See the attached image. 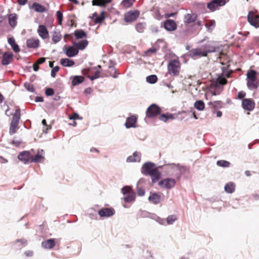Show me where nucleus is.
<instances>
[{
  "mask_svg": "<svg viewBox=\"0 0 259 259\" xmlns=\"http://www.w3.org/2000/svg\"><path fill=\"white\" fill-rule=\"evenodd\" d=\"M140 13L138 11H132L127 13L124 16V20L126 22H132L135 21L139 17Z\"/></svg>",
  "mask_w": 259,
  "mask_h": 259,
  "instance_id": "9",
  "label": "nucleus"
},
{
  "mask_svg": "<svg viewBox=\"0 0 259 259\" xmlns=\"http://www.w3.org/2000/svg\"><path fill=\"white\" fill-rule=\"evenodd\" d=\"M141 153L135 152L132 155L128 156L126 159L127 162H140L141 160Z\"/></svg>",
  "mask_w": 259,
  "mask_h": 259,
  "instance_id": "23",
  "label": "nucleus"
},
{
  "mask_svg": "<svg viewBox=\"0 0 259 259\" xmlns=\"http://www.w3.org/2000/svg\"><path fill=\"white\" fill-rule=\"evenodd\" d=\"M63 52L65 53L66 56L68 57H73L78 53V50L75 49L73 47L70 46L67 48H64Z\"/></svg>",
  "mask_w": 259,
  "mask_h": 259,
  "instance_id": "19",
  "label": "nucleus"
},
{
  "mask_svg": "<svg viewBox=\"0 0 259 259\" xmlns=\"http://www.w3.org/2000/svg\"><path fill=\"white\" fill-rule=\"evenodd\" d=\"M145 27L146 24L145 23H139L136 25V29L138 32L142 33L144 31Z\"/></svg>",
  "mask_w": 259,
  "mask_h": 259,
  "instance_id": "46",
  "label": "nucleus"
},
{
  "mask_svg": "<svg viewBox=\"0 0 259 259\" xmlns=\"http://www.w3.org/2000/svg\"><path fill=\"white\" fill-rule=\"evenodd\" d=\"M148 200L153 204H157L162 201L161 196L156 193H151Z\"/></svg>",
  "mask_w": 259,
  "mask_h": 259,
  "instance_id": "18",
  "label": "nucleus"
},
{
  "mask_svg": "<svg viewBox=\"0 0 259 259\" xmlns=\"http://www.w3.org/2000/svg\"><path fill=\"white\" fill-rule=\"evenodd\" d=\"M45 93L47 96H51L54 95V91L52 88H48L46 90Z\"/></svg>",
  "mask_w": 259,
  "mask_h": 259,
  "instance_id": "60",
  "label": "nucleus"
},
{
  "mask_svg": "<svg viewBox=\"0 0 259 259\" xmlns=\"http://www.w3.org/2000/svg\"><path fill=\"white\" fill-rule=\"evenodd\" d=\"M174 115L172 114H162L159 117V119L166 122L168 119H174Z\"/></svg>",
  "mask_w": 259,
  "mask_h": 259,
  "instance_id": "37",
  "label": "nucleus"
},
{
  "mask_svg": "<svg viewBox=\"0 0 259 259\" xmlns=\"http://www.w3.org/2000/svg\"><path fill=\"white\" fill-rule=\"evenodd\" d=\"M105 19V16L104 14V12H102L101 13V16H98V15L94 19V22L95 23H101L102 22L103 20Z\"/></svg>",
  "mask_w": 259,
  "mask_h": 259,
  "instance_id": "50",
  "label": "nucleus"
},
{
  "mask_svg": "<svg viewBox=\"0 0 259 259\" xmlns=\"http://www.w3.org/2000/svg\"><path fill=\"white\" fill-rule=\"evenodd\" d=\"M163 27L168 31H173L177 29V25L174 20L166 19L164 22Z\"/></svg>",
  "mask_w": 259,
  "mask_h": 259,
  "instance_id": "14",
  "label": "nucleus"
},
{
  "mask_svg": "<svg viewBox=\"0 0 259 259\" xmlns=\"http://www.w3.org/2000/svg\"><path fill=\"white\" fill-rule=\"evenodd\" d=\"M112 0H93L92 5L93 6H98L104 7L108 3L111 2Z\"/></svg>",
  "mask_w": 259,
  "mask_h": 259,
  "instance_id": "32",
  "label": "nucleus"
},
{
  "mask_svg": "<svg viewBox=\"0 0 259 259\" xmlns=\"http://www.w3.org/2000/svg\"><path fill=\"white\" fill-rule=\"evenodd\" d=\"M55 245V241L53 239H50L46 241H42L41 245L43 248L46 249H52Z\"/></svg>",
  "mask_w": 259,
  "mask_h": 259,
  "instance_id": "26",
  "label": "nucleus"
},
{
  "mask_svg": "<svg viewBox=\"0 0 259 259\" xmlns=\"http://www.w3.org/2000/svg\"><path fill=\"white\" fill-rule=\"evenodd\" d=\"M157 49L155 48H151L144 52V56L146 57H151L152 54H155Z\"/></svg>",
  "mask_w": 259,
  "mask_h": 259,
  "instance_id": "43",
  "label": "nucleus"
},
{
  "mask_svg": "<svg viewBox=\"0 0 259 259\" xmlns=\"http://www.w3.org/2000/svg\"><path fill=\"white\" fill-rule=\"evenodd\" d=\"M19 128L18 124L11 123L9 133L11 135H13L16 132V131Z\"/></svg>",
  "mask_w": 259,
  "mask_h": 259,
  "instance_id": "49",
  "label": "nucleus"
},
{
  "mask_svg": "<svg viewBox=\"0 0 259 259\" xmlns=\"http://www.w3.org/2000/svg\"><path fill=\"white\" fill-rule=\"evenodd\" d=\"M84 80L83 77L81 76H75L72 80V84L74 86L81 83Z\"/></svg>",
  "mask_w": 259,
  "mask_h": 259,
  "instance_id": "39",
  "label": "nucleus"
},
{
  "mask_svg": "<svg viewBox=\"0 0 259 259\" xmlns=\"http://www.w3.org/2000/svg\"><path fill=\"white\" fill-rule=\"evenodd\" d=\"M61 34L59 31H54L52 35V40L55 44L57 43L61 39Z\"/></svg>",
  "mask_w": 259,
  "mask_h": 259,
  "instance_id": "41",
  "label": "nucleus"
},
{
  "mask_svg": "<svg viewBox=\"0 0 259 259\" xmlns=\"http://www.w3.org/2000/svg\"><path fill=\"white\" fill-rule=\"evenodd\" d=\"M73 46L75 47L78 50H84L88 45V41L86 39L82 40L78 42H74L73 43Z\"/></svg>",
  "mask_w": 259,
  "mask_h": 259,
  "instance_id": "25",
  "label": "nucleus"
},
{
  "mask_svg": "<svg viewBox=\"0 0 259 259\" xmlns=\"http://www.w3.org/2000/svg\"><path fill=\"white\" fill-rule=\"evenodd\" d=\"M254 102L250 99H244L242 101V106L244 109L251 111L254 108Z\"/></svg>",
  "mask_w": 259,
  "mask_h": 259,
  "instance_id": "15",
  "label": "nucleus"
},
{
  "mask_svg": "<svg viewBox=\"0 0 259 259\" xmlns=\"http://www.w3.org/2000/svg\"><path fill=\"white\" fill-rule=\"evenodd\" d=\"M57 17L59 21V24L61 25L62 24V21L63 20V14L62 12H61L59 11H58L56 12Z\"/></svg>",
  "mask_w": 259,
  "mask_h": 259,
  "instance_id": "55",
  "label": "nucleus"
},
{
  "mask_svg": "<svg viewBox=\"0 0 259 259\" xmlns=\"http://www.w3.org/2000/svg\"><path fill=\"white\" fill-rule=\"evenodd\" d=\"M157 80V77L155 75H150L146 77V81L151 84L155 83Z\"/></svg>",
  "mask_w": 259,
  "mask_h": 259,
  "instance_id": "47",
  "label": "nucleus"
},
{
  "mask_svg": "<svg viewBox=\"0 0 259 259\" xmlns=\"http://www.w3.org/2000/svg\"><path fill=\"white\" fill-rule=\"evenodd\" d=\"M137 193L139 196H143L145 195V192L144 189L141 188H137Z\"/></svg>",
  "mask_w": 259,
  "mask_h": 259,
  "instance_id": "61",
  "label": "nucleus"
},
{
  "mask_svg": "<svg viewBox=\"0 0 259 259\" xmlns=\"http://www.w3.org/2000/svg\"><path fill=\"white\" fill-rule=\"evenodd\" d=\"M208 105L211 108L218 109L222 107V103L221 101H215L213 102H209Z\"/></svg>",
  "mask_w": 259,
  "mask_h": 259,
  "instance_id": "40",
  "label": "nucleus"
},
{
  "mask_svg": "<svg viewBox=\"0 0 259 259\" xmlns=\"http://www.w3.org/2000/svg\"><path fill=\"white\" fill-rule=\"evenodd\" d=\"M37 33L43 39L49 37V32L47 27L43 25H40L37 29Z\"/></svg>",
  "mask_w": 259,
  "mask_h": 259,
  "instance_id": "17",
  "label": "nucleus"
},
{
  "mask_svg": "<svg viewBox=\"0 0 259 259\" xmlns=\"http://www.w3.org/2000/svg\"><path fill=\"white\" fill-rule=\"evenodd\" d=\"M60 63L64 67H71L74 64V62L68 58H63L60 60Z\"/></svg>",
  "mask_w": 259,
  "mask_h": 259,
  "instance_id": "31",
  "label": "nucleus"
},
{
  "mask_svg": "<svg viewBox=\"0 0 259 259\" xmlns=\"http://www.w3.org/2000/svg\"><path fill=\"white\" fill-rule=\"evenodd\" d=\"M9 24L15 27L17 25V15L15 14H10L8 17Z\"/></svg>",
  "mask_w": 259,
  "mask_h": 259,
  "instance_id": "33",
  "label": "nucleus"
},
{
  "mask_svg": "<svg viewBox=\"0 0 259 259\" xmlns=\"http://www.w3.org/2000/svg\"><path fill=\"white\" fill-rule=\"evenodd\" d=\"M205 26L208 31H211L215 26V21L214 20H211L207 22L205 24Z\"/></svg>",
  "mask_w": 259,
  "mask_h": 259,
  "instance_id": "45",
  "label": "nucleus"
},
{
  "mask_svg": "<svg viewBox=\"0 0 259 259\" xmlns=\"http://www.w3.org/2000/svg\"><path fill=\"white\" fill-rule=\"evenodd\" d=\"M26 243V241L24 239H18L15 242V244L18 247H20L21 245L25 244Z\"/></svg>",
  "mask_w": 259,
  "mask_h": 259,
  "instance_id": "59",
  "label": "nucleus"
},
{
  "mask_svg": "<svg viewBox=\"0 0 259 259\" xmlns=\"http://www.w3.org/2000/svg\"><path fill=\"white\" fill-rule=\"evenodd\" d=\"M217 165L221 166V167H228L230 166V163L228 161H226V160H218L217 162Z\"/></svg>",
  "mask_w": 259,
  "mask_h": 259,
  "instance_id": "44",
  "label": "nucleus"
},
{
  "mask_svg": "<svg viewBox=\"0 0 259 259\" xmlns=\"http://www.w3.org/2000/svg\"><path fill=\"white\" fill-rule=\"evenodd\" d=\"M258 18L259 16L255 15L252 12H249L247 16L248 22L256 28L258 27Z\"/></svg>",
  "mask_w": 259,
  "mask_h": 259,
  "instance_id": "11",
  "label": "nucleus"
},
{
  "mask_svg": "<svg viewBox=\"0 0 259 259\" xmlns=\"http://www.w3.org/2000/svg\"><path fill=\"white\" fill-rule=\"evenodd\" d=\"M227 83L226 78L222 77H219L217 78L216 81V85L220 86L221 85L225 84Z\"/></svg>",
  "mask_w": 259,
  "mask_h": 259,
  "instance_id": "51",
  "label": "nucleus"
},
{
  "mask_svg": "<svg viewBox=\"0 0 259 259\" xmlns=\"http://www.w3.org/2000/svg\"><path fill=\"white\" fill-rule=\"evenodd\" d=\"M159 168H162L161 166L155 168V169H153L149 175V176H150L151 177L152 182L154 183L157 182L160 178L161 174L158 170Z\"/></svg>",
  "mask_w": 259,
  "mask_h": 259,
  "instance_id": "21",
  "label": "nucleus"
},
{
  "mask_svg": "<svg viewBox=\"0 0 259 259\" xmlns=\"http://www.w3.org/2000/svg\"><path fill=\"white\" fill-rule=\"evenodd\" d=\"M13 55L11 53L6 52L4 53L2 60V64L4 65L9 64L13 59Z\"/></svg>",
  "mask_w": 259,
  "mask_h": 259,
  "instance_id": "22",
  "label": "nucleus"
},
{
  "mask_svg": "<svg viewBox=\"0 0 259 259\" xmlns=\"http://www.w3.org/2000/svg\"><path fill=\"white\" fill-rule=\"evenodd\" d=\"M42 124L45 126H47V129L46 131H44V132L45 133V134H47V131L48 130H50L51 128V126L50 125H48L47 124V122H46V120L45 119H43L42 120Z\"/></svg>",
  "mask_w": 259,
  "mask_h": 259,
  "instance_id": "62",
  "label": "nucleus"
},
{
  "mask_svg": "<svg viewBox=\"0 0 259 259\" xmlns=\"http://www.w3.org/2000/svg\"><path fill=\"white\" fill-rule=\"evenodd\" d=\"M235 184L233 182H229L225 186V191L228 193H232L235 191Z\"/></svg>",
  "mask_w": 259,
  "mask_h": 259,
  "instance_id": "30",
  "label": "nucleus"
},
{
  "mask_svg": "<svg viewBox=\"0 0 259 259\" xmlns=\"http://www.w3.org/2000/svg\"><path fill=\"white\" fill-rule=\"evenodd\" d=\"M20 110L19 109L16 110L13 115V118L11 123L18 124L20 119Z\"/></svg>",
  "mask_w": 259,
  "mask_h": 259,
  "instance_id": "28",
  "label": "nucleus"
},
{
  "mask_svg": "<svg viewBox=\"0 0 259 259\" xmlns=\"http://www.w3.org/2000/svg\"><path fill=\"white\" fill-rule=\"evenodd\" d=\"M100 71H97L93 76H89L88 77L91 80H94V79H97L100 77Z\"/></svg>",
  "mask_w": 259,
  "mask_h": 259,
  "instance_id": "58",
  "label": "nucleus"
},
{
  "mask_svg": "<svg viewBox=\"0 0 259 259\" xmlns=\"http://www.w3.org/2000/svg\"><path fill=\"white\" fill-rule=\"evenodd\" d=\"M168 70L170 74L178 75L180 69V63L177 60H172L168 64Z\"/></svg>",
  "mask_w": 259,
  "mask_h": 259,
  "instance_id": "5",
  "label": "nucleus"
},
{
  "mask_svg": "<svg viewBox=\"0 0 259 259\" xmlns=\"http://www.w3.org/2000/svg\"><path fill=\"white\" fill-rule=\"evenodd\" d=\"M32 8L37 12H45L46 11V8L42 5L37 4L34 3L32 6Z\"/></svg>",
  "mask_w": 259,
  "mask_h": 259,
  "instance_id": "36",
  "label": "nucleus"
},
{
  "mask_svg": "<svg viewBox=\"0 0 259 259\" xmlns=\"http://www.w3.org/2000/svg\"><path fill=\"white\" fill-rule=\"evenodd\" d=\"M74 34L77 39L85 38L87 36L86 33L81 29L76 30L74 32Z\"/></svg>",
  "mask_w": 259,
  "mask_h": 259,
  "instance_id": "34",
  "label": "nucleus"
},
{
  "mask_svg": "<svg viewBox=\"0 0 259 259\" xmlns=\"http://www.w3.org/2000/svg\"><path fill=\"white\" fill-rule=\"evenodd\" d=\"M155 168H156V165L154 163L147 162L143 165L141 168V172L145 175H149Z\"/></svg>",
  "mask_w": 259,
  "mask_h": 259,
  "instance_id": "8",
  "label": "nucleus"
},
{
  "mask_svg": "<svg viewBox=\"0 0 259 259\" xmlns=\"http://www.w3.org/2000/svg\"><path fill=\"white\" fill-rule=\"evenodd\" d=\"M177 220V217L176 215H170L168 216L166 219L167 225H172Z\"/></svg>",
  "mask_w": 259,
  "mask_h": 259,
  "instance_id": "48",
  "label": "nucleus"
},
{
  "mask_svg": "<svg viewBox=\"0 0 259 259\" xmlns=\"http://www.w3.org/2000/svg\"><path fill=\"white\" fill-rule=\"evenodd\" d=\"M219 7L224 6L226 4V0H214Z\"/></svg>",
  "mask_w": 259,
  "mask_h": 259,
  "instance_id": "57",
  "label": "nucleus"
},
{
  "mask_svg": "<svg viewBox=\"0 0 259 259\" xmlns=\"http://www.w3.org/2000/svg\"><path fill=\"white\" fill-rule=\"evenodd\" d=\"M247 85L248 88L250 90L256 89L259 84L256 81V72L253 70H250L247 73Z\"/></svg>",
  "mask_w": 259,
  "mask_h": 259,
  "instance_id": "1",
  "label": "nucleus"
},
{
  "mask_svg": "<svg viewBox=\"0 0 259 259\" xmlns=\"http://www.w3.org/2000/svg\"><path fill=\"white\" fill-rule=\"evenodd\" d=\"M124 195V200L126 202H131L135 201L136 195L129 186H125L121 189Z\"/></svg>",
  "mask_w": 259,
  "mask_h": 259,
  "instance_id": "3",
  "label": "nucleus"
},
{
  "mask_svg": "<svg viewBox=\"0 0 259 259\" xmlns=\"http://www.w3.org/2000/svg\"><path fill=\"white\" fill-rule=\"evenodd\" d=\"M8 41L9 44L11 46V47H12V48L15 52L18 53L20 51V48L18 45L16 43L14 38H9Z\"/></svg>",
  "mask_w": 259,
  "mask_h": 259,
  "instance_id": "27",
  "label": "nucleus"
},
{
  "mask_svg": "<svg viewBox=\"0 0 259 259\" xmlns=\"http://www.w3.org/2000/svg\"><path fill=\"white\" fill-rule=\"evenodd\" d=\"M24 254L27 257H31L33 255V252L31 250H26L24 252Z\"/></svg>",
  "mask_w": 259,
  "mask_h": 259,
  "instance_id": "64",
  "label": "nucleus"
},
{
  "mask_svg": "<svg viewBox=\"0 0 259 259\" xmlns=\"http://www.w3.org/2000/svg\"><path fill=\"white\" fill-rule=\"evenodd\" d=\"M178 164L176 163H168L161 166V167L167 175L177 177L178 174Z\"/></svg>",
  "mask_w": 259,
  "mask_h": 259,
  "instance_id": "6",
  "label": "nucleus"
},
{
  "mask_svg": "<svg viewBox=\"0 0 259 259\" xmlns=\"http://www.w3.org/2000/svg\"><path fill=\"white\" fill-rule=\"evenodd\" d=\"M189 56L194 58L206 56V53L202 47L195 49H192L189 52Z\"/></svg>",
  "mask_w": 259,
  "mask_h": 259,
  "instance_id": "10",
  "label": "nucleus"
},
{
  "mask_svg": "<svg viewBox=\"0 0 259 259\" xmlns=\"http://www.w3.org/2000/svg\"><path fill=\"white\" fill-rule=\"evenodd\" d=\"M194 107L198 110L202 111L205 107L204 103L202 100L196 101L194 104Z\"/></svg>",
  "mask_w": 259,
  "mask_h": 259,
  "instance_id": "38",
  "label": "nucleus"
},
{
  "mask_svg": "<svg viewBox=\"0 0 259 259\" xmlns=\"http://www.w3.org/2000/svg\"><path fill=\"white\" fill-rule=\"evenodd\" d=\"M189 169L184 166H182L178 164V174L177 177L180 178L181 175L185 174L186 171H188Z\"/></svg>",
  "mask_w": 259,
  "mask_h": 259,
  "instance_id": "35",
  "label": "nucleus"
},
{
  "mask_svg": "<svg viewBox=\"0 0 259 259\" xmlns=\"http://www.w3.org/2000/svg\"><path fill=\"white\" fill-rule=\"evenodd\" d=\"M137 121V117L135 115H132L131 116L127 118L124 125L127 128H130L131 127H136Z\"/></svg>",
  "mask_w": 259,
  "mask_h": 259,
  "instance_id": "16",
  "label": "nucleus"
},
{
  "mask_svg": "<svg viewBox=\"0 0 259 259\" xmlns=\"http://www.w3.org/2000/svg\"><path fill=\"white\" fill-rule=\"evenodd\" d=\"M44 155V151L42 149H38L35 156H31V162L35 163L41 162L45 160Z\"/></svg>",
  "mask_w": 259,
  "mask_h": 259,
  "instance_id": "12",
  "label": "nucleus"
},
{
  "mask_svg": "<svg viewBox=\"0 0 259 259\" xmlns=\"http://www.w3.org/2000/svg\"><path fill=\"white\" fill-rule=\"evenodd\" d=\"M134 1L135 0H123L122 4L124 7L129 8L133 5Z\"/></svg>",
  "mask_w": 259,
  "mask_h": 259,
  "instance_id": "54",
  "label": "nucleus"
},
{
  "mask_svg": "<svg viewBox=\"0 0 259 259\" xmlns=\"http://www.w3.org/2000/svg\"><path fill=\"white\" fill-rule=\"evenodd\" d=\"M24 86L25 87V88L29 92H34V88H33V85L29 83V82H25L24 84Z\"/></svg>",
  "mask_w": 259,
  "mask_h": 259,
  "instance_id": "53",
  "label": "nucleus"
},
{
  "mask_svg": "<svg viewBox=\"0 0 259 259\" xmlns=\"http://www.w3.org/2000/svg\"><path fill=\"white\" fill-rule=\"evenodd\" d=\"M176 180L172 178H166L160 181L158 184L163 188L170 189L176 185Z\"/></svg>",
  "mask_w": 259,
  "mask_h": 259,
  "instance_id": "7",
  "label": "nucleus"
},
{
  "mask_svg": "<svg viewBox=\"0 0 259 259\" xmlns=\"http://www.w3.org/2000/svg\"><path fill=\"white\" fill-rule=\"evenodd\" d=\"M197 18V16L194 14H188L185 16L184 22L185 23H191L195 21Z\"/></svg>",
  "mask_w": 259,
  "mask_h": 259,
  "instance_id": "29",
  "label": "nucleus"
},
{
  "mask_svg": "<svg viewBox=\"0 0 259 259\" xmlns=\"http://www.w3.org/2000/svg\"><path fill=\"white\" fill-rule=\"evenodd\" d=\"M69 118L70 119H73V120H75L77 119H82V118L79 117L78 114L76 113H73L71 116H70Z\"/></svg>",
  "mask_w": 259,
  "mask_h": 259,
  "instance_id": "63",
  "label": "nucleus"
},
{
  "mask_svg": "<svg viewBox=\"0 0 259 259\" xmlns=\"http://www.w3.org/2000/svg\"><path fill=\"white\" fill-rule=\"evenodd\" d=\"M202 47L206 55L208 53L218 52L221 51L219 43L214 41H208L204 46Z\"/></svg>",
  "mask_w": 259,
  "mask_h": 259,
  "instance_id": "2",
  "label": "nucleus"
},
{
  "mask_svg": "<svg viewBox=\"0 0 259 259\" xmlns=\"http://www.w3.org/2000/svg\"><path fill=\"white\" fill-rule=\"evenodd\" d=\"M115 213L114 209L111 208H103L98 211L99 215L102 218H108Z\"/></svg>",
  "mask_w": 259,
  "mask_h": 259,
  "instance_id": "13",
  "label": "nucleus"
},
{
  "mask_svg": "<svg viewBox=\"0 0 259 259\" xmlns=\"http://www.w3.org/2000/svg\"><path fill=\"white\" fill-rule=\"evenodd\" d=\"M214 2V0H212L207 5V8L212 12L217 10L219 8Z\"/></svg>",
  "mask_w": 259,
  "mask_h": 259,
  "instance_id": "42",
  "label": "nucleus"
},
{
  "mask_svg": "<svg viewBox=\"0 0 259 259\" xmlns=\"http://www.w3.org/2000/svg\"><path fill=\"white\" fill-rule=\"evenodd\" d=\"M18 158L25 164L27 163L29 160H31L30 152L23 151L21 152L18 156Z\"/></svg>",
  "mask_w": 259,
  "mask_h": 259,
  "instance_id": "20",
  "label": "nucleus"
},
{
  "mask_svg": "<svg viewBox=\"0 0 259 259\" xmlns=\"http://www.w3.org/2000/svg\"><path fill=\"white\" fill-rule=\"evenodd\" d=\"M60 69V67L58 66H56L53 68L51 70V76L53 77H55L56 76V73Z\"/></svg>",
  "mask_w": 259,
  "mask_h": 259,
  "instance_id": "56",
  "label": "nucleus"
},
{
  "mask_svg": "<svg viewBox=\"0 0 259 259\" xmlns=\"http://www.w3.org/2000/svg\"><path fill=\"white\" fill-rule=\"evenodd\" d=\"M160 112V108L155 104H152L147 109L146 115L148 118H151L157 116Z\"/></svg>",
  "mask_w": 259,
  "mask_h": 259,
  "instance_id": "4",
  "label": "nucleus"
},
{
  "mask_svg": "<svg viewBox=\"0 0 259 259\" xmlns=\"http://www.w3.org/2000/svg\"><path fill=\"white\" fill-rule=\"evenodd\" d=\"M109 68L110 69V75L114 78H117L118 76V74L116 73V69L113 66H109Z\"/></svg>",
  "mask_w": 259,
  "mask_h": 259,
  "instance_id": "52",
  "label": "nucleus"
},
{
  "mask_svg": "<svg viewBox=\"0 0 259 259\" xmlns=\"http://www.w3.org/2000/svg\"><path fill=\"white\" fill-rule=\"evenodd\" d=\"M39 41L38 39L29 38L27 40V46L29 48H36L39 46Z\"/></svg>",
  "mask_w": 259,
  "mask_h": 259,
  "instance_id": "24",
  "label": "nucleus"
}]
</instances>
